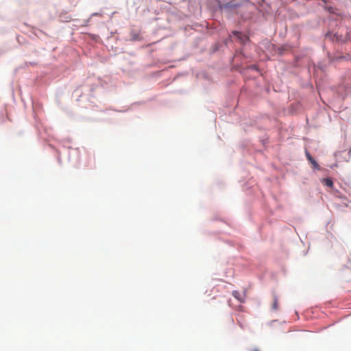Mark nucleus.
<instances>
[{
	"instance_id": "f257e3e1",
	"label": "nucleus",
	"mask_w": 351,
	"mask_h": 351,
	"mask_svg": "<svg viewBox=\"0 0 351 351\" xmlns=\"http://www.w3.org/2000/svg\"><path fill=\"white\" fill-rule=\"evenodd\" d=\"M234 36L243 44H245L249 41V38L247 35L242 34L241 32L234 31L232 32Z\"/></svg>"
},
{
	"instance_id": "f03ea898",
	"label": "nucleus",
	"mask_w": 351,
	"mask_h": 351,
	"mask_svg": "<svg viewBox=\"0 0 351 351\" xmlns=\"http://www.w3.org/2000/svg\"><path fill=\"white\" fill-rule=\"evenodd\" d=\"M306 158L308 159V160L313 165V167L315 168V169H319V165L317 163V162L313 158V157L311 156V154H309L308 152H306Z\"/></svg>"
},
{
	"instance_id": "7ed1b4c3",
	"label": "nucleus",
	"mask_w": 351,
	"mask_h": 351,
	"mask_svg": "<svg viewBox=\"0 0 351 351\" xmlns=\"http://www.w3.org/2000/svg\"><path fill=\"white\" fill-rule=\"evenodd\" d=\"M232 295L237 298L240 302H244L245 301V295L243 293H241L240 292L237 291H234L232 292Z\"/></svg>"
},
{
	"instance_id": "20e7f679",
	"label": "nucleus",
	"mask_w": 351,
	"mask_h": 351,
	"mask_svg": "<svg viewBox=\"0 0 351 351\" xmlns=\"http://www.w3.org/2000/svg\"><path fill=\"white\" fill-rule=\"evenodd\" d=\"M271 308L274 311H277L278 309V299L277 296L275 295L273 296V303Z\"/></svg>"
},
{
	"instance_id": "39448f33",
	"label": "nucleus",
	"mask_w": 351,
	"mask_h": 351,
	"mask_svg": "<svg viewBox=\"0 0 351 351\" xmlns=\"http://www.w3.org/2000/svg\"><path fill=\"white\" fill-rule=\"evenodd\" d=\"M323 183L330 188H332L333 186V182L330 178L324 179Z\"/></svg>"
},
{
	"instance_id": "423d86ee",
	"label": "nucleus",
	"mask_w": 351,
	"mask_h": 351,
	"mask_svg": "<svg viewBox=\"0 0 351 351\" xmlns=\"http://www.w3.org/2000/svg\"><path fill=\"white\" fill-rule=\"evenodd\" d=\"M253 351H259L258 349H254Z\"/></svg>"
}]
</instances>
